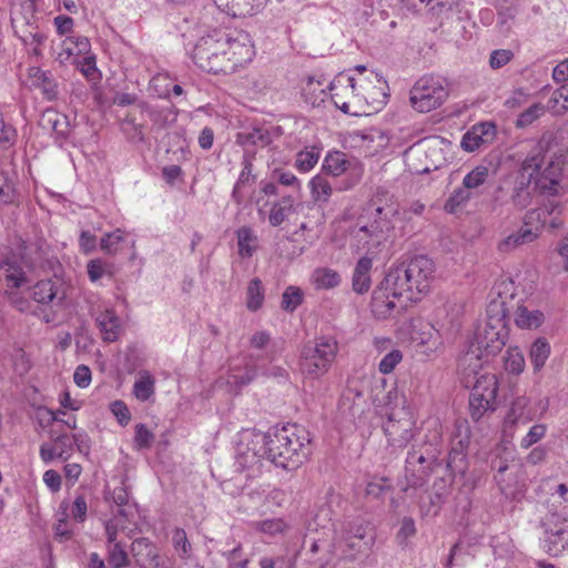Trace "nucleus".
I'll list each match as a JSON object with an SVG mask.
<instances>
[{"label": "nucleus", "instance_id": "nucleus-1", "mask_svg": "<svg viewBox=\"0 0 568 568\" xmlns=\"http://www.w3.org/2000/svg\"><path fill=\"white\" fill-rule=\"evenodd\" d=\"M254 48L246 32L213 30L200 38L192 51L194 63L209 73H232L252 61Z\"/></svg>", "mask_w": 568, "mask_h": 568}, {"label": "nucleus", "instance_id": "nucleus-2", "mask_svg": "<svg viewBox=\"0 0 568 568\" xmlns=\"http://www.w3.org/2000/svg\"><path fill=\"white\" fill-rule=\"evenodd\" d=\"M265 442L266 459L286 470L297 469L311 455V435L296 424L265 434Z\"/></svg>", "mask_w": 568, "mask_h": 568}, {"label": "nucleus", "instance_id": "nucleus-3", "mask_svg": "<svg viewBox=\"0 0 568 568\" xmlns=\"http://www.w3.org/2000/svg\"><path fill=\"white\" fill-rule=\"evenodd\" d=\"M507 337L506 310L503 302L488 303L486 322L477 328L468 351L460 358V365H470L473 359L479 361L484 356L497 355L505 346Z\"/></svg>", "mask_w": 568, "mask_h": 568}, {"label": "nucleus", "instance_id": "nucleus-4", "mask_svg": "<svg viewBox=\"0 0 568 568\" xmlns=\"http://www.w3.org/2000/svg\"><path fill=\"white\" fill-rule=\"evenodd\" d=\"M542 151L545 146L539 142L521 162L519 169L506 175L498 192L506 193L511 204L520 210L527 207L538 190L535 178L544 162Z\"/></svg>", "mask_w": 568, "mask_h": 568}, {"label": "nucleus", "instance_id": "nucleus-5", "mask_svg": "<svg viewBox=\"0 0 568 568\" xmlns=\"http://www.w3.org/2000/svg\"><path fill=\"white\" fill-rule=\"evenodd\" d=\"M434 262L425 255H417L407 263L390 267L386 273V284L398 287L406 294V301H419L427 293L434 280Z\"/></svg>", "mask_w": 568, "mask_h": 568}, {"label": "nucleus", "instance_id": "nucleus-6", "mask_svg": "<svg viewBox=\"0 0 568 568\" xmlns=\"http://www.w3.org/2000/svg\"><path fill=\"white\" fill-rule=\"evenodd\" d=\"M338 345L335 338L322 336L303 345L300 354V369L310 378H318L332 366Z\"/></svg>", "mask_w": 568, "mask_h": 568}, {"label": "nucleus", "instance_id": "nucleus-7", "mask_svg": "<svg viewBox=\"0 0 568 568\" xmlns=\"http://www.w3.org/2000/svg\"><path fill=\"white\" fill-rule=\"evenodd\" d=\"M265 433L254 429H244L235 449V465L241 471L260 470L263 458H266Z\"/></svg>", "mask_w": 568, "mask_h": 568}, {"label": "nucleus", "instance_id": "nucleus-8", "mask_svg": "<svg viewBox=\"0 0 568 568\" xmlns=\"http://www.w3.org/2000/svg\"><path fill=\"white\" fill-rule=\"evenodd\" d=\"M432 440L433 443L425 450L413 446L407 454L405 471L407 481L412 487L424 485L438 464L435 444L439 440V435L434 434Z\"/></svg>", "mask_w": 568, "mask_h": 568}, {"label": "nucleus", "instance_id": "nucleus-9", "mask_svg": "<svg viewBox=\"0 0 568 568\" xmlns=\"http://www.w3.org/2000/svg\"><path fill=\"white\" fill-rule=\"evenodd\" d=\"M447 95L448 91L438 78L423 77L410 90L409 101L416 111L426 113L442 105Z\"/></svg>", "mask_w": 568, "mask_h": 568}, {"label": "nucleus", "instance_id": "nucleus-10", "mask_svg": "<svg viewBox=\"0 0 568 568\" xmlns=\"http://www.w3.org/2000/svg\"><path fill=\"white\" fill-rule=\"evenodd\" d=\"M498 382L495 375H481L476 379L469 396V414L474 422H479L486 413L496 409Z\"/></svg>", "mask_w": 568, "mask_h": 568}, {"label": "nucleus", "instance_id": "nucleus-11", "mask_svg": "<svg viewBox=\"0 0 568 568\" xmlns=\"http://www.w3.org/2000/svg\"><path fill=\"white\" fill-rule=\"evenodd\" d=\"M406 294L394 285L386 284V277L374 290L371 310L373 315L378 320H386L400 313L407 306Z\"/></svg>", "mask_w": 568, "mask_h": 568}, {"label": "nucleus", "instance_id": "nucleus-12", "mask_svg": "<svg viewBox=\"0 0 568 568\" xmlns=\"http://www.w3.org/2000/svg\"><path fill=\"white\" fill-rule=\"evenodd\" d=\"M383 430L390 446L405 447L415 436V420L406 408L392 410L383 424Z\"/></svg>", "mask_w": 568, "mask_h": 568}, {"label": "nucleus", "instance_id": "nucleus-13", "mask_svg": "<svg viewBox=\"0 0 568 568\" xmlns=\"http://www.w3.org/2000/svg\"><path fill=\"white\" fill-rule=\"evenodd\" d=\"M37 8L31 4L23 8H12L11 26L14 36L24 44H42L45 36L39 31Z\"/></svg>", "mask_w": 568, "mask_h": 568}, {"label": "nucleus", "instance_id": "nucleus-14", "mask_svg": "<svg viewBox=\"0 0 568 568\" xmlns=\"http://www.w3.org/2000/svg\"><path fill=\"white\" fill-rule=\"evenodd\" d=\"M544 526V550L554 557L568 550V518L552 514L547 518Z\"/></svg>", "mask_w": 568, "mask_h": 568}, {"label": "nucleus", "instance_id": "nucleus-15", "mask_svg": "<svg viewBox=\"0 0 568 568\" xmlns=\"http://www.w3.org/2000/svg\"><path fill=\"white\" fill-rule=\"evenodd\" d=\"M561 209L555 200H548L541 206L528 211L524 223L526 229H531L538 234L541 229L549 231L559 230L564 222L560 217Z\"/></svg>", "mask_w": 568, "mask_h": 568}, {"label": "nucleus", "instance_id": "nucleus-16", "mask_svg": "<svg viewBox=\"0 0 568 568\" xmlns=\"http://www.w3.org/2000/svg\"><path fill=\"white\" fill-rule=\"evenodd\" d=\"M542 156L545 158L544 154ZM567 158L568 155L566 153H554L549 158L546 166H542L545 161L541 163L539 172L534 179L541 193L548 195H556L558 193V186Z\"/></svg>", "mask_w": 568, "mask_h": 568}, {"label": "nucleus", "instance_id": "nucleus-17", "mask_svg": "<svg viewBox=\"0 0 568 568\" xmlns=\"http://www.w3.org/2000/svg\"><path fill=\"white\" fill-rule=\"evenodd\" d=\"M470 443V430L467 420L456 423L453 446L447 458V468L452 475H464L467 469L466 449Z\"/></svg>", "mask_w": 568, "mask_h": 568}, {"label": "nucleus", "instance_id": "nucleus-18", "mask_svg": "<svg viewBox=\"0 0 568 568\" xmlns=\"http://www.w3.org/2000/svg\"><path fill=\"white\" fill-rule=\"evenodd\" d=\"M130 555L139 568H169L159 546L148 537L134 538L130 545Z\"/></svg>", "mask_w": 568, "mask_h": 568}, {"label": "nucleus", "instance_id": "nucleus-19", "mask_svg": "<svg viewBox=\"0 0 568 568\" xmlns=\"http://www.w3.org/2000/svg\"><path fill=\"white\" fill-rule=\"evenodd\" d=\"M27 267L28 264L20 254L7 253L0 257V282H3L7 288L22 287L29 282Z\"/></svg>", "mask_w": 568, "mask_h": 568}, {"label": "nucleus", "instance_id": "nucleus-20", "mask_svg": "<svg viewBox=\"0 0 568 568\" xmlns=\"http://www.w3.org/2000/svg\"><path fill=\"white\" fill-rule=\"evenodd\" d=\"M366 529L361 525L351 523L343 526L342 535L337 541L343 557L347 560H355L359 554L368 548V541L365 540Z\"/></svg>", "mask_w": 568, "mask_h": 568}, {"label": "nucleus", "instance_id": "nucleus-21", "mask_svg": "<svg viewBox=\"0 0 568 568\" xmlns=\"http://www.w3.org/2000/svg\"><path fill=\"white\" fill-rule=\"evenodd\" d=\"M31 296L37 303L53 308L65 300V286L60 280H43L33 286Z\"/></svg>", "mask_w": 568, "mask_h": 568}, {"label": "nucleus", "instance_id": "nucleus-22", "mask_svg": "<svg viewBox=\"0 0 568 568\" xmlns=\"http://www.w3.org/2000/svg\"><path fill=\"white\" fill-rule=\"evenodd\" d=\"M497 134L496 124L490 121L474 124L462 138L460 146L466 152H475L490 144Z\"/></svg>", "mask_w": 568, "mask_h": 568}, {"label": "nucleus", "instance_id": "nucleus-23", "mask_svg": "<svg viewBox=\"0 0 568 568\" xmlns=\"http://www.w3.org/2000/svg\"><path fill=\"white\" fill-rule=\"evenodd\" d=\"M328 90L331 91V98L336 108L343 111L345 114H349V103L345 100L346 97H357V87L355 79L348 74H338L329 83Z\"/></svg>", "mask_w": 568, "mask_h": 568}, {"label": "nucleus", "instance_id": "nucleus-24", "mask_svg": "<svg viewBox=\"0 0 568 568\" xmlns=\"http://www.w3.org/2000/svg\"><path fill=\"white\" fill-rule=\"evenodd\" d=\"M536 414L530 407L529 398L526 396H517L510 405L509 412L505 417L507 426L527 425L534 420Z\"/></svg>", "mask_w": 568, "mask_h": 568}, {"label": "nucleus", "instance_id": "nucleus-25", "mask_svg": "<svg viewBox=\"0 0 568 568\" xmlns=\"http://www.w3.org/2000/svg\"><path fill=\"white\" fill-rule=\"evenodd\" d=\"M250 346L255 351H263L262 354H250V359L252 362L260 363L262 361H267L272 363L274 361L276 351L268 332H255L250 338Z\"/></svg>", "mask_w": 568, "mask_h": 568}, {"label": "nucleus", "instance_id": "nucleus-26", "mask_svg": "<svg viewBox=\"0 0 568 568\" xmlns=\"http://www.w3.org/2000/svg\"><path fill=\"white\" fill-rule=\"evenodd\" d=\"M29 78L31 84L41 90L44 99L53 101L58 98V84L50 72L32 67L29 69Z\"/></svg>", "mask_w": 568, "mask_h": 568}, {"label": "nucleus", "instance_id": "nucleus-27", "mask_svg": "<svg viewBox=\"0 0 568 568\" xmlns=\"http://www.w3.org/2000/svg\"><path fill=\"white\" fill-rule=\"evenodd\" d=\"M372 267L373 260L371 257L363 256L357 261L352 278V287L355 293L364 294L371 288Z\"/></svg>", "mask_w": 568, "mask_h": 568}, {"label": "nucleus", "instance_id": "nucleus-28", "mask_svg": "<svg viewBox=\"0 0 568 568\" xmlns=\"http://www.w3.org/2000/svg\"><path fill=\"white\" fill-rule=\"evenodd\" d=\"M376 219L374 222L367 226L364 225L359 229V233H364L365 235L375 237L377 243H379L384 239V232L390 229L389 216L395 213V211L390 207H376Z\"/></svg>", "mask_w": 568, "mask_h": 568}, {"label": "nucleus", "instance_id": "nucleus-29", "mask_svg": "<svg viewBox=\"0 0 568 568\" xmlns=\"http://www.w3.org/2000/svg\"><path fill=\"white\" fill-rule=\"evenodd\" d=\"M364 403L363 392L356 386L348 385L341 396L339 409L343 414L354 417L362 413Z\"/></svg>", "mask_w": 568, "mask_h": 568}, {"label": "nucleus", "instance_id": "nucleus-30", "mask_svg": "<svg viewBox=\"0 0 568 568\" xmlns=\"http://www.w3.org/2000/svg\"><path fill=\"white\" fill-rule=\"evenodd\" d=\"M349 165L351 163L346 159L345 153L339 151L328 152L322 164V174L337 178L344 174Z\"/></svg>", "mask_w": 568, "mask_h": 568}, {"label": "nucleus", "instance_id": "nucleus-31", "mask_svg": "<svg viewBox=\"0 0 568 568\" xmlns=\"http://www.w3.org/2000/svg\"><path fill=\"white\" fill-rule=\"evenodd\" d=\"M239 255L250 258L258 248V237L250 226H241L236 230Z\"/></svg>", "mask_w": 568, "mask_h": 568}, {"label": "nucleus", "instance_id": "nucleus-32", "mask_svg": "<svg viewBox=\"0 0 568 568\" xmlns=\"http://www.w3.org/2000/svg\"><path fill=\"white\" fill-rule=\"evenodd\" d=\"M272 142L271 133L265 128H253L250 131L239 132L236 143L241 146L265 148Z\"/></svg>", "mask_w": 568, "mask_h": 568}, {"label": "nucleus", "instance_id": "nucleus-33", "mask_svg": "<svg viewBox=\"0 0 568 568\" xmlns=\"http://www.w3.org/2000/svg\"><path fill=\"white\" fill-rule=\"evenodd\" d=\"M19 202V194L16 190L13 175L0 168V205H16Z\"/></svg>", "mask_w": 568, "mask_h": 568}, {"label": "nucleus", "instance_id": "nucleus-34", "mask_svg": "<svg viewBox=\"0 0 568 568\" xmlns=\"http://www.w3.org/2000/svg\"><path fill=\"white\" fill-rule=\"evenodd\" d=\"M97 323L104 341L114 342L118 339L120 334V321L114 312L104 311L97 317Z\"/></svg>", "mask_w": 568, "mask_h": 568}, {"label": "nucleus", "instance_id": "nucleus-35", "mask_svg": "<svg viewBox=\"0 0 568 568\" xmlns=\"http://www.w3.org/2000/svg\"><path fill=\"white\" fill-rule=\"evenodd\" d=\"M106 561L110 568H128L132 565L130 551L123 541L105 545Z\"/></svg>", "mask_w": 568, "mask_h": 568}, {"label": "nucleus", "instance_id": "nucleus-36", "mask_svg": "<svg viewBox=\"0 0 568 568\" xmlns=\"http://www.w3.org/2000/svg\"><path fill=\"white\" fill-rule=\"evenodd\" d=\"M312 199L316 203H327L333 194L334 186L327 176L320 173L310 181Z\"/></svg>", "mask_w": 568, "mask_h": 568}, {"label": "nucleus", "instance_id": "nucleus-37", "mask_svg": "<svg viewBox=\"0 0 568 568\" xmlns=\"http://www.w3.org/2000/svg\"><path fill=\"white\" fill-rule=\"evenodd\" d=\"M544 313L519 305L515 313L516 325L520 328H537L544 323Z\"/></svg>", "mask_w": 568, "mask_h": 568}, {"label": "nucleus", "instance_id": "nucleus-38", "mask_svg": "<svg viewBox=\"0 0 568 568\" xmlns=\"http://www.w3.org/2000/svg\"><path fill=\"white\" fill-rule=\"evenodd\" d=\"M294 211V199L291 195L283 196L278 202L274 203L268 221L272 226H280L291 213Z\"/></svg>", "mask_w": 568, "mask_h": 568}, {"label": "nucleus", "instance_id": "nucleus-39", "mask_svg": "<svg viewBox=\"0 0 568 568\" xmlns=\"http://www.w3.org/2000/svg\"><path fill=\"white\" fill-rule=\"evenodd\" d=\"M328 509H321L320 514H317L312 521H310L306 526L307 535L305 536V541L307 539L311 540V551L317 552L320 549L321 539L312 538L311 534L318 530V527H322L324 530H332L331 519L328 518Z\"/></svg>", "mask_w": 568, "mask_h": 568}, {"label": "nucleus", "instance_id": "nucleus-40", "mask_svg": "<svg viewBox=\"0 0 568 568\" xmlns=\"http://www.w3.org/2000/svg\"><path fill=\"white\" fill-rule=\"evenodd\" d=\"M40 125L44 130H51L58 135L64 136L68 132L67 116L53 110H45L40 119Z\"/></svg>", "mask_w": 568, "mask_h": 568}, {"label": "nucleus", "instance_id": "nucleus-41", "mask_svg": "<svg viewBox=\"0 0 568 568\" xmlns=\"http://www.w3.org/2000/svg\"><path fill=\"white\" fill-rule=\"evenodd\" d=\"M550 344L545 337L537 338L530 346L529 358L534 371H540L550 355Z\"/></svg>", "mask_w": 568, "mask_h": 568}, {"label": "nucleus", "instance_id": "nucleus-42", "mask_svg": "<svg viewBox=\"0 0 568 568\" xmlns=\"http://www.w3.org/2000/svg\"><path fill=\"white\" fill-rule=\"evenodd\" d=\"M537 237V233L531 229H520L518 232L510 234L499 243L500 252H510L521 244L530 243Z\"/></svg>", "mask_w": 568, "mask_h": 568}, {"label": "nucleus", "instance_id": "nucleus-43", "mask_svg": "<svg viewBox=\"0 0 568 568\" xmlns=\"http://www.w3.org/2000/svg\"><path fill=\"white\" fill-rule=\"evenodd\" d=\"M155 379L149 372L140 374L139 379L133 385V394L140 402H146L154 394Z\"/></svg>", "mask_w": 568, "mask_h": 568}, {"label": "nucleus", "instance_id": "nucleus-44", "mask_svg": "<svg viewBox=\"0 0 568 568\" xmlns=\"http://www.w3.org/2000/svg\"><path fill=\"white\" fill-rule=\"evenodd\" d=\"M264 302V288L260 278H253L246 290V307L256 312L260 310Z\"/></svg>", "mask_w": 568, "mask_h": 568}, {"label": "nucleus", "instance_id": "nucleus-45", "mask_svg": "<svg viewBox=\"0 0 568 568\" xmlns=\"http://www.w3.org/2000/svg\"><path fill=\"white\" fill-rule=\"evenodd\" d=\"M321 151L316 146L306 148L296 154L295 168L303 173L311 171L320 160Z\"/></svg>", "mask_w": 568, "mask_h": 568}, {"label": "nucleus", "instance_id": "nucleus-46", "mask_svg": "<svg viewBox=\"0 0 568 568\" xmlns=\"http://www.w3.org/2000/svg\"><path fill=\"white\" fill-rule=\"evenodd\" d=\"M491 300L489 303L500 301L503 302V306L506 310V314L508 313V310L506 307L507 300H513L515 296V286L514 282L509 278L501 280L497 282L490 292Z\"/></svg>", "mask_w": 568, "mask_h": 568}, {"label": "nucleus", "instance_id": "nucleus-47", "mask_svg": "<svg viewBox=\"0 0 568 568\" xmlns=\"http://www.w3.org/2000/svg\"><path fill=\"white\" fill-rule=\"evenodd\" d=\"M138 106L143 113H146L153 124L159 128L165 126L170 121L169 115L171 114V110L169 108L160 109L144 101L140 102Z\"/></svg>", "mask_w": 568, "mask_h": 568}, {"label": "nucleus", "instance_id": "nucleus-48", "mask_svg": "<svg viewBox=\"0 0 568 568\" xmlns=\"http://www.w3.org/2000/svg\"><path fill=\"white\" fill-rule=\"evenodd\" d=\"M314 281L320 288H333L341 283V275L331 268H318L314 272Z\"/></svg>", "mask_w": 568, "mask_h": 568}, {"label": "nucleus", "instance_id": "nucleus-49", "mask_svg": "<svg viewBox=\"0 0 568 568\" xmlns=\"http://www.w3.org/2000/svg\"><path fill=\"white\" fill-rule=\"evenodd\" d=\"M489 170L487 166L478 165L465 175L463 186L468 191L477 189L486 182Z\"/></svg>", "mask_w": 568, "mask_h": 568}, {"label": "nucleus", "instance_id": "nucleus-50", "mask_svg": "<svg viewBox=\"0 0 568 568\" xmlns=\"http://www.w3.org/2000/svg\"><path fill=\"white\" fill-rule=\"evenodd\" d=\"M303 302V292L300 287L288 286L282 295L281 307L286 312H294Z\"/></svg>", "mask_w": 568, "mask_h": 568}, {"label": "nucleus", "instance_id": "nucleus-51", "mask_svg": "<svg viewBox=\"0 0 568 568\" xmlns=\"http://www.w3.org/2000/svg\"><path fill=\"white\" fill-rule=\"evenodd\" d=\"M471 197L470 191L464 186L456 189L450 196L446 200L444 209L447 213H455L457 209L466 204Z\"/></svg>", "mask_w": 568, "mask_h": 568}, {"label": "nucleus", "instance_id": "nucleus-52", "mask_svg": "<svg viewBox=\"0 0 568 568\" xmlns=\"http://www.w3.org/2000/svg\"><path fill=\"white\" fill-rule=\"evenodd\" d=\"M172 544L181 558L187 559L191 556L192 547L184 529L175 528L173 530Z\"/></svg>", "mask_w": 568, "mask_h": 568}, {"label": "nucleus", "instance_id": "nucleus-53", "mask_svg": "<svg viewBox=\"0 0 568 568\" xmlns=\"http://www.w3.org/2000/svg\"><path fill=\"white\" fill-rule=\"evenodd\" d=\"M52 444L58 453V459L65 462L71 457L73 452V442L70 435L61 433L53 438Z\"/></svg>", "mask_w": 568, "mask_h": 568}, {"label": "nucleus", "instance_id": "nucleus-54", "mask_svg": "<svg viewBox=\"0 0 568 568\" xmlns=\"http://www.w3.org/2000/svg\"><path fill=\"white\" fill-rule=\"evenodd\" d=\"M544 113V106L540 103H535L518 115L516 125L518 128H526L539 119Z\"/></svg>", "mask_w": 568, "mask_h": 568}, {"label": "nucleus", "instance_id": "nucleus-55", "mask_svg": "<svg viewBox=\"0 0 568 568\" xmlns=\"http://www.w3.org/2000/svg\"><path fill=\"white\" fill-rule=\"evenodd\" d=\"M64 50L68 55L84 54L90 50V41L85 37H70L64 41Z\"/></svg>", "mask_w": 568, "mask_h": 568}, {"label": "nucleus", "instance_id": "nucleus-56", "mask_svg": "<svg viewBox=\"0 0 568 568\" xmlns=\"http://www.w3.org/2000/svg\"><path fill=\"white\" fill-rule=\"evenodd\" d=\"M214 2L217 7L231 11L233 16H252L246 0H214Z\"/></svg>", "mask_w": 568, "mask_h": 568}, {"label": "nucleus", "instance_id": "nucleus-57", "mask_svg": "<svg viewBox=\"0 0 568 568\" xmlns=\"http://www.w3.org/2000/svg\"><path fill=\"white\" fill-rule=\"evenodd\" d=\"M505 367L513 374H520L525 368V358L517 348H509L505 358Z\"/></svg>", "mask_w": 568, "mask_h": 568}, {"label": "nucleus", "instance_id": "nucleus-58", "mask_svg": "<svg viewBox=\"0 0 568 568\" xmlns=\"http://www.w3.org/2000/svg\"><path fill=\"white\" fill-rule=\"evenodd\" d=\"M123 241L120 230L106 233L100 241V247L106 254L113 255L119 251V245Z\"/></svg>", "mask_w": 568, "mask_h": 568}, {"label": "nucleus", "instance_id": "nucleus-59", "mask_svg": "<svg viewBox=\"0 0 568 568\" xmlns=\"http://www.w3.org/2000/svg\"><path fill=\"white\" fill-rule=\"evenodd\" d=\"M547 432V426L545 424H536L526 434L525 437L520 440V447L524 449H528L534 444L538 443L541 438L545 437Z\"/></svg>", "mask_w": 568, "mask_h": 568}, {"label": "nucleus", "instance_id": "nucleus-60", "mask_svg": "<svg viewBox=\"0 0 568 568\" xmlns=\"http://www.w3.org/2000/svg\"><path fill=\"white\" fill-rule=\"evenodd\" d=\"M153 440V433L144 424H138L135 426L134 443L139 449L150 448Z\"/></svg>", "mask_w": 568, "mask_h": 568}, {"label": "nucleus", "instance_id": "nucleus-61", "mask_svg": "<svg viewBox=\"0 0 568 568\" xmlns=\"http://www.w3.org/2000/svg\"><path fill=\"white\" fill-rule=\"evenodd\" d=\"M403 354L398 349L387 353L379 362L378 368L383 374H389L400 363Z\"/></svg>", "mask_w": 568, "mask_h": 568}, {"label": "nucleus", "instance_id": "nucleus-62", "mask_svg": "<svg viewBox=\"0 0 568 568\" xmlns=\"http://www.w3.org/2000/svg\"><path fill=\"white\" fill-rule=\"evenodd\" d=\"M513 58V51L507 49H497L490 53L489 65L491 69L497 70L509 63Z\"/></svg>", "mask_w": 568, "mask_h": 568}, {"label": "nucleus", "instance_id": "nucleus-63", "mask_svg": "<svg viewBox=\"0 0 568 568\" xmlns=\"http://www.w3.org/2000/svg\"><path fill=\"white\" fill-rule=\"evenodd\" d=\"M257 528L264 534L274 536L284 532L286 524L281 518H272L257 523Z\"/></svg>", "mask_w": 568, "mask_h": 568}, {"label": "nucleus", "instance_id": "nucleus-64", "mask_svg": "<svg viewBox=\"0 0 568 568\" xmlns=\"http://www.w3.org/2000/svg\"><path fill=\"white\" fill-rule=\"evenodd\" d=\"M110 410L120 425L125 426L131 420V414L126 404L122 400H114L110 404Z\"/></svg>", "mask_w": 568, "mask_h": 568}]
</instances>
